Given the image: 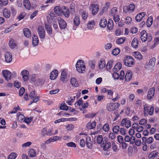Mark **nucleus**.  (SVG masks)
Instances as JSON below:
<instances>
[{"label": "nucleus", "instance_id": "nucleus-28", "mask_svg": "<svg viewBox=\"0 0 159 159\" xmlns=\"http://www.w3.org/2000/svg\"><path fill=\"white\" fill-rule=\"evenodd\" d=\"M139 44V40L137 38H134L133 40L131 45L134 48H136L138 47Z\"/></svg>", "mask_w": 159, "mask_h": 159}, {"label": "nucleus", "instance_id": "nucleus-26", "mask_svg": "<svg viewBox=\"0 0 159 159\" xmlns=\"http://www.w3.org/2000/svg\"><path fill=\"white\" fill-rule=\"evenodd\" d=\"M132 76V72L130 70L127 71L125 76V80L126 81H129L131 79Z\"/></svg>", "mask_w": 159, "mask_h": 159}, {"label": "nucleus", "instance_id": "nucleus-14", "mask_svg": "<svg viewBox=\"0 0 159 159\" xmlns=\"http://www.w3.org/2000/svg\"><path fill=\"white\" fill-rule=\"evenodd\" d=\"M101 147L103 148L104 150L106 151L111 146V143L109 142L106 140V142H104V143L101 144Z\"/></svg>", "mask_w": 159, "mask_h": 159}, {"label": "nucleus", "instance_id": "nucleus-61", "mask_svg": "<svg viewBox=\"0 0 159 159\" xmlns=\"http://www.w3.org/2000/svg\"><path fill=\"white\" fill-rule=\"evenodd\" d=\"M117 141L120 144L124 142L123 137L121 135H120L117 136Z\"/></svg>", "mask_w": 159, "mask_h": 159}, {"label": "nucleus", "instance_id": "nucleus-7", "mask_svg": "<svg viewBox=\"0 0 159 159\" xmlns=\"http://www.w3.org/2000/svg\"><path fill=\"white\" fill-rule=\"evenodd\" d=\"M58 23L60 28L61 29H64L66 27V23L62 18H59L58 19Z\"/></svg>", "mask_w": 159, "mask_h": 159}, {"label": "nucleus", "instance_id": "nucleus-4", "mask_svg": "<svg viewBox=\"0 0 159 159\" xmlns=\"http://www.w3.org/2000/svg\"><path fill=\"white\" fill-rule=\"evenodd\" d=\"M130 121L127 118H124L122 120L120 125L122 127H125L127 128H129L131 126Z\"/></svg>", "mask_w": 159, "mask_h": 159}, {"label": "nucleus", "instance_id": "nucleus-1", "mask_svg": "<svg viewBox=\"0 0 159 159\" xmlns=\"http://www.w3.org/2000/svg\"><path fill=\"white\" fill-rule=\"evenodd\" d=\"M141 34L140 38L141 40L143 42H145L147 40H148V42H149L152 39V35L150 34H148L146 30H143L141 32Z\"/></svg>", "mask_w": 159, "mask_h": 159}, {"label": "nucleus", "instance_id": "nucleus-20", "mask_svg": "<svg viewBox=\"0 0 159 159\" xmlns=\"http://www.w3.org/2000/svg\"><path fill=\"white\" fill-rule=\"evenodd\" d=\"M86 145L87 147L89 149H91L93 147V143L91 138L88 136L86 138Z\"/></svg>", "mask_w": 159, "mask_h": 159}, {"label": "nucleus", "instance_id": "nucleus-36", "mask_svg": "<svg viewBox=\"0 0 159 159\" xmlns=\"http://www.w3.org/2000/svg\"><path fill=\"white\" fill-rule=\"evenodd\" d=\"M74 23L76 26H78L80 24L79 16L75 15L74 19Z\"/></svg>", "mask_w": 159, "mask_h": 159}, {"label": "nucleus", "instance_id": "nucleus-21", "mask_svg": "<svg viewBox=\"0 0 159 159\" xmlns=\"http://www.w3.org/2000/svg\"><path fill=\"white\" fill-rule=\"evenodd\" d=\"M82 66L85 68V65L84 64V61L83 60H79L77 61L76 64V68L79 70V67Z\"/></svg>", "mask_w": 159, "mask_h": 159}, {"label": "nucleus", "instance_id": "nucleus-44", "mask_svg": "<svg viewBox=\"0 0 159 159\" xmlns=\"http://www.w3.org/2000/svg\"><path fill=\"white\" fill-rule=\"evenodd\" d=\"M29 154L30 157H34L36 155L35 151L34 149H31L29 152Z\"/></svg>", "mask_w": 159, "mask_h": 159}, {"label": "nucleus", "instance_id": "nucleus-49", "mask_svg": "<svg viewBox=\"0 0 159 159\" xmlns=\"http://www.w3.org/2000/svg\"><path fill=\"white\" fill-rule=\"evenodd\" d=\"M16 154L15 153H11L8 157L7 159H15Z\"/></svg>", "mask_w": 159, "mask_h": 159}, {"label": "nucleus", "instance_id": "nucleus-41", "mask_svg": "<svg viewBox=\"0 0 159 159\" xmlns=\"http://www.w3.org/2000/svg\"><path fill=\"white\" fill-rule=\"evenodd\" d=\"M113 63V61L112 60H110L108 61L106 66V68L107 70H108L110 69L112 66Z\"/></svg>", "mask_w": 159, "mask_h": 159}, {"label": "nucleus", "instance_id": "nucleus-27", "mask_svg": "<svg viewBox=\"0 0 159 159\" xmlns=\"http://www.w3.org/2000/svg\"><path fill=\"white\" fill-rule=\"evenodd\" d=\"M107 20L104 18H102L100 21L99 25L102 27L105 28L107 26Z\"/></svg>", "mask_w": 159, "mask_h": 159}, {"label": "nucleus", "instance_id": "nucleus-6", "mask_svg": "<svg viewBox=\"0 0 159 159\" xmlns=\"http://www.w3.org/2000/svg\"><path fill=\"white\" fill-rule=\"evenodd\" d=\"M155 90L154 88H152L149 90L147 95V98L148 99L150 100L152 99L154 96L155 93Z\"/></svg>", "mask_w": 159, "mask_h": 159}, {"label": "nucleus", "instance_id": "nucleus-39", "mask_svg": "<svg viewBox=\"0 0 159 159\" xmlns=\"http://www.w3.org/2000/svg\"><path fill=\"white\" fill-rule=\"evenodd\" d=\"M45 28L48 34L51 35L52 33V30L51 26L48 25H45Z\"/></svg>", "mask_w": 159, "mask_h": 159}, {"label": "nucleus", "instance_id": "nucleus-18", "mask_svg": "<svg viewBox=\"0 0 159 159\" xmlns=\"http://www.w3.org/2000/svg\"><path fill=\"white\" fill-rule=\"evenodd\" d=\"M58 75V71L55 70L52 71L50 74V78L51 80H54L56 79Z\"/></svg>", "mask_w": 159, "mask_h": 159}, {"label": "nucleus", "instance_id": "nucleus-23", "mask_svg": "<svg viewBox=\"0 0 159 159\" xmlns=\"http://www.w3.org/2000/svg\"><path fill=\"white\" fill-rule=\"evenodd\" d=\"M24 35L27 38L30 37L31 34L30 30L27 28H25L23 30Z\"/></svg>", "mask_w": 159, "mask_h": 159}, {"label": "nucleus", "instance_id": "nucleus-31", "mask_svg": "<svg viewBox=\"0 0 159 159\" xmlns=\"http://www.w3.org/2000/svg\"><path fill=\"white\" fill-rule=\"evenodd\" d=\"M44 80L43 79H40L36 80L35 81V84L37 85H40L44 84Z\"/></svg>", "mask_w": 159, "mask_h": 159}, {"label": "nucleus", "instance_id": "nucleus-32", "mask_svg": "<svg viewBox=\"0 0 159 159\" xmlns=\"http://www.w3.org/2000/svg\"><path fill=\"white\" fill-rule=\"evenodd\" d=\"M81 12V15L82 16V18L83 20H86L88 16V14L87 12L81 10L80 11Z\"/></svg>", "mask_w": 159, "mask_h": 159}, {"label": "nucleus", "instance_id": "nucleus-42", "mask_svg": "<svg viewBox=\"0 0 159 159\" xmlns=\"http://www.w3.org/2000/svg\"><path fill=\"white\" fill-rule=\"evenodd\" d=\"M107 109L109 111H111L115 110L113 103H110L107 107Z\"/></svg>", "mask_w": 159, "mask_h": 159}, {"label": "nucleus", "instance_id": "nucleus-34", "mask_svg": "<svg viewBox=\"0 0 159 159\" xmlns=\"http://www.w3.org/2000/svg\"><path fill=\"white\" fill-rule=\"evenodd\" d=\"M122 67V65L120 63H118L116 64L115 65L113 70V71H117L119 70Z\"/></svg>", "mask_w": 159, "mask_h": 159}, {"label": "nucleus", "instance_id": "nucleus-53", "mask_svg": "<svg viewBox=\"0 0 159 159\" xmlns=\"http://www.w3.org/2000/svg\"><path fill=\"white\" fill-rule=\"evenodd\" d=\"M125 38H122L117 39L116 41V43L118 44H120L123 43L125 40Z\"/></svg>", "mask_w": 159, "mask_h": 159}, {"label": "nucleus", "instance_id": "nucleus-57", "mask_svg": "<svg viewBox=\"0 0 159 159\" xmlns=\"http://www.w3.org/2000/svg\"><path fill=\"white\" fill-rule=\"evenodd\" d=\"M79 70L78 68L76 70L78 72L80 73H84L85 71V68L84 67H82V66L79 67Z\"/></svg>", "mask_w": 159, "mask_h": 159}, {"label": "nucleus", "instance_id": "nucleus-46", "mask_svg": "<svg viewBox=\"0 0 159 159\" xmlns=\"http://www.w3.org/2000/svg\"><path fill=\"white\" fill-rule=\"evenodd\" d=\"M156 58L155 57H153L149 61V64L151 66H154L155 65Z\"/></svg>", "mask_w": 159, "mask_h": 159}, {"label": "nucleus", "instance_id": "nucleus-50", "mask_svg": "<svg viewBox=\"0 0 159 159\" xmlns=\"http://www.w3.org/2000/svg\"><path fill=\"white\" fill-rule=\"evenodd\" d=\"M109 129V125L108 124H105L102 127V129L105 132H108Z\"/></svg>", "mask_w": 159, "mask_h": 159}, {"label": "nucleus", "instance_id": "nucleus-52", "mask_svg": "<svg viewBox=\"0 0 159 159\" xmlns=\"http://www.w3.org/2000/svg\"><path fill=\"white\" fill-rule=\"evenodd\" d=\"M135 57L139 59H141L142 58V55L139 52H135Z\"/></svg>", "mask_w": 159, "mask_h": 159}, {"label": "nucleus", "instance_id": "nucleus-63", "mask_svg": "<svg viewBox=\"0 0 159 159\" xmlns=\"http://www.w3.org/2000/svg\"><path fill=\"white\" fill-rule=\"evenodd\" d=\"M131 18L129 16H127L125 19V23L126 24H129L131 23Z\"/></svg>", "mask_w": 159, "mask_h": 159}, {"label": "nucleus", "instance_id": "nucleus-56", "mask_svg": "<svg viewBox=\"0 0 159 159\" xmlns=\"http://www.w3.org/2000/svg\"><path fill=\"white\" fill-rule=\"evenodd\" d=\"M17 118L19 121H21L23 120H24L25 118L23 115L20 114L18 115Z\"/></svg>", "mask_w": 159, "mask_h": 159}, {"label": "nucleus", "instance_id": "nucleus-45", "mask_svg": "<svg viewBox=\"0 0 159 159\" xmlns=\"http://www.w3.org/2000/svg\"><path fill=\"white\" fill-rule=\"evenodd\" d=\"M9 46L11 48H13L15 47L16 46V44L15 43V41L13 39L10 40L9 42Z\"/></svg>", "mask_w": 159, "mask_h": 159}, {"label": "nucleus", "instance_id": "nucleus-24", "mask_svg": "<svg viewBox=\"0 0 159 159\" xmlns=\"http://www.w3.org/2000/svg\"><path fill=\"white\" fill-rule=\"evenodd\" d=\"M39 43V40L37 36L35 35L32 37V44L34 46H37Z\"/></svg>", "mask_w": 159, "mask_h": 159}, {"label": "nucleus", "instance_id": "nucleus-5", "mask_svg": "<svg viewBox=\"0 0 159 159\" xmlns=\"http://www.w3.org/2000/svg\"><path fill=\"white\" fill-rule=\"evenodd\" d=\"M135 5L132 3L129 5L128 6H125L123 8V11L125 13L127 12H131L133 11L135 9Z\"/></svg>", "mask_w": 159, "mask_h": 159}, {"label": "nucleus", "instance_id": "nucleus-12", "mask_svg": "<svg viewBox=\"0 0 159 159\" xmlns=\"http://www.w3.org/2000/svg\"><path fill=\"white\" fill-rule=\"evenodd\" d=\"M61 11L63 15L66 17H69L70 15V11L67 7L65 6L61 7Z\"/></svg>", "mask_w": 159, "mask_h": 159}, {"label": "nucleus", "instance_id": "nucleus-19", "mask_svg": "<svg viewBox=\"0 0 159 159\" xmlns=\"http://www.w3.org/2000/svg\"><path fill=\"white\" fill-rule=\"evenodd\" d=\"M146 13L143 12L138 14L135 17V20L137 21H140L145 15Z\"/></svg>", "mask_w": 159, "mask_h": 159}, {"label": "nucleus", "instance_id": "nucleus-47", "mask_svg": "<svg viewBox=\"0 0 159 159\" xmlns=\"http://www.w3.org/2000/svg\"><path fill=\"white\" fill-rule=\"evenodd\" d=\"M112 45L111 43H108L105 45V49L107 51H109L112 48Z\"/></svg>", "mask_w": 159, "mask_h": 159}, {"label": "nucleus", "instance_id": "nucleus-55", "mask_svg": "<svg viewBox=\"0 0 159 159\" xmlns=\"http://www.w3.org/2000/svg\"><path fill=\"white\" fill-rule=\"evenodd\" d=\"M148 109H149V107H148V106L146 104H145L144 105V108H143V112H144V114L145 115H146L148 114Z\"/></svg>", "mask_w": 159, "mask_h": 159}, {"label": "nucleus", "instance_id": "nucleus-30", "mask_svg": "<svg viewBox=\"0 0 159 159\" xmlns=\"http://www.w3.org/2000/svg\"><path fill=\"white\" fill-rule=\"evenodd\" d=\"M158 154V152L156 151H153L149 154L148 155L149 158L150 159H153L155 158Z\"/></svg>", "mask_w": 159, "mask_h": 159}, {"label": "nucleus", "instance_id": "nucleus-17", "mask_svg": "<svg viewBox=\"0 0 159 159\" xmlns=\"http://www.w3.org/2000/svg\"><path fill=\"white\" fill-rule=\"evenodd\" d=\"M106 139L104 138H103L102 135H99L97 137L96 141L98 144H101L104 143V142H106Z\"/></svg>", "mask_w": 159, "mask_h": 159}, {"label": "nucleus", "instance_id": "nucleus-3", "mask_svg": "<svg viewBox=\"0 0 159 159\" xmlns=\"http://www.w3.org/2000/svg\"><path fill=\"white\" fill-rule=\"evenodd\" d=\"M37 32L40 39H43L45 38V32L43 26L41 25L39 26L38 27Z\"/></svg>", "mask_w": 159, "mask_h": 159}, {"label": "nucleus", "instance_id": "nucleus-64", "mask_svg": "<svg viewBox=\"0 0 159 159\" xmlns=\"http://www.w3.org/2000/svg\"><path fill=\"white\" fill-rule=\"evenodd\" d=\"M66 145L68 147L75 148L76 147V144L74 142H70L66 143Z\"/></svg>", "mask_w": 159, "mask_h": 159}, {"label": "nucleus", "instance_id": "nucleus-60", "mask_svg": "<svg viewBox=\"0 0 159 159\" xmlns=\"http://www.w3.org/2000/svg\"><path fill=\"white\" fill-rule=\"evenodd\" d=\"M67 130H72L74 128V126L72 124H69L66 126Z\"/></svg>", "mask_w": 159, "mask_h": 159}, {"label": "nucleus", "instance_id": "nucleus-10", "mask_svg": "<svg viewBox=\"0 0 159 159\" xmlns=\"http://www.w3.org/2000/svg\"><path fill=\"white\" fill-rule=\"evenodd\" d=\"M23 5L25 8L27 10H30L33 9V7H31V3L29 0H24L23 2Z\"/></svg>", "mask_w": 159, "mask_h": 159}, {"label": "nucleus", "instance_id": "nucleus-35", "mask_svg": "<svg viewBox=\"0 0 159 159\" xmlns=\"http://www.w3.org/2000/svg\"><path fill=\"white\" fill-rule=\"evenodd\" d=\"M94 26V21H89L88 23L87 28L90 30L92 29Z\"/></svg>", "mask_w": 159, "mask_h": 159}, {"label": "nucleus", "instance_id": "nucleus-37", "mask_svg": "<svg viewBox=\"0 0 159 159\" xmlns=\"http://www.w3.org/2000/svg\"><path fill=\"white\" fill-rule=\"evenodd\" d=\"M54 12L58 16L62 12L61 8L59 6H56L54 8Z\"/></svg>", "mask_w": 159, "mask_h": 159}, {"label": "nucleus", "instance_id": "nucleus-48", "mask_svg": "<svg viewBox=\"0 0 159 159\" xmlns=\"http://www.w3.org/2000/svg\"><path fill=\"white\" fill-rule=\"evenodd\" d=\"M120 134L122 135H125L127 134V131L124 128H121L120 130Z\"/></svg>", "mask_w": 159, "mask_h": 159}, {"label": "nucleus", "instance_id": "nucleus-13", "mask_svg": "<svg viewBox=\"0 0 159 159\" xmlns=\"http://www.w3.org/2000/svg\"><path fill=\"white\" fill-rule=\"evenodd\" d=\"M90 7L92 8V13L93 15H95L97 14L99 10V6L97 4H92L90 5Z\"/></svg>", "mask_w": 159, "mask_h": 159}, {"label": "nucleus", "instance_id": "nucleus-51", "mask_svg": "<svg viewBox=\"0 0 159 159\" xmlns=\"http://www.w3.org/2000/svg\"><path fill=\"white\" fill-rule=\"evenodd\" d=\"M96 115L95 113H89L85 115V117L86 118H93Z\"/></svg>", "mask_w": 159, "mask_h": 159}, {"label": "nucleus", "instance_id": "nucleus-43", "mask_svg": "<svg viewBox=\"0 0 159 159\" xmlns=\"http://www.w3.org/2000/svg\"><path fill=\"white\" fill-rule=\"evenodd\" d=\"M120 49L118 48H116L113 50L112 53L113 55L116 56L118 55L120 53Z\"/></svg>", "mask_w": 159, "mask_h": 159}, {"label": "nucleus", "instance_id": "nucleus-9", "mask_svg": "<svg viewBox=\"0 0 159 159\" xmlns=\"http://www.w3.org/2000/svg\"><path fill=\"white\" fill-rule=\"evenodd\" d=\"M5 59L7 62L9 63L11 62L12 59L11 53L9 52H6L5 54Z\"/></svg>", "mask_w": 159, "mask_h": 159}, {"label": "nucleus", "instance_id": "nucleus-15", "mask_svg": "<svg viewBox=\"0 0 159 159\" xmlns=\"http://www.w3.org/2000/svg\"><path fill=\"white\" fill-rule=\"evenodd\" d=\"M23 80L24 81H27L29 79V72L26 70H23L21 71Z\"/></svg>", "mask_w": 159, "mask_h": 159}, {"label": "nucleus", "instance_id": "nucleus-22", "mask_svg": "<svg viewBox=\"0 0 159 159\" xmlns=\"http://www.w3.org/2000/svg\"><path fill=\"white\" fill-rule=\"evenodd\" d=\"M3 14L5 18H9L10 16V11L7 9L4 8L3 10Z\"/></svg>", "mask_w": 159, "mask_h": 159}, {"label": "nucleus", "instance_id": "nucleus-62", "mask_svg": "<svg viewBox=\"0 0 159 159\" xmlns=\"http://www.w3.org/2000/svg\"><path fill=\"white\" fill-rule=\"evenodd\" d=\"M108 137L111 139H113L115 138L116 135L114 133H110L109 134Z\"/></svg>", "mask_w": 159, "mask_h": 159}, {"label": "nucleus", "instance_id": "nucleus-11", "mask_svg": "<svg viewBox=\"0 0 159 159\" xmlns=\"http://www.w3.org/2000/svg\"><path fill=\"white\" fill-rule=\"evenodd\" d=\"M3 75L7 80H8L11 79V73L8 70H4L2 71Z\"/></svg>", "mask_w": 159, "mask_h": 159}, {"label": "nucleus", "instance_id": "nucleus-25", "mask_svg": "<svg viewBox=\"0 0 159 159\" xmlns=\"http://www.w3.org/2000/svg\"><path fill=\"white\" fill-rule=\"evenodd\" d=\"M96 124V122L95 121L92 123L89 122L87 124L86 128L88 129H93L95 128Z\"/></svg>", "mask_w": 159, "mask_h": 159}, {"label": "nucleus", "instance_id": "nucleus-29", "mask_svg": "<svg viewBox=\"0 0 159 159\" xmlns=\"http://www.w3.org/2000/svg\"><path fill=\"white\" fill-rule=\"evenodd\" d=\"M70 83L71 85L74 87H78L79 85L78 82L74 78H72L70 80Z\"/></svg>", "mask_w": 159, "mask_h": 159}, {"label": "nucleus", "instance_id": "nucleus-33", "mask_svg": "<svg viewBox=\"0 0 159 159\" xmlns=\"http://www.w3.org/2000/svg\"><path fill=\"white\" fill-rule=\"evenodd\" d=\"M113 27V24L112 20L111 19L109 20L107 25V28L110 30H111L112 29Z\"/></svg>", "mask_w": 159, "mask_h": 159}, {"label": "nucleus", "instance_id": "nucleus-59", "mask_svg": "<svg viewBox=\"0 0 159 159\" xmlns=\"http://www.w3.org/2000/svg\"><path fill=\"white\" fill-rule=\"evenodd\" d=\"M114 73H113L112 75L113 77L114 78V79H120V75L119 73L116 72V71H113Z\"/></svg>", "mask_w": 159, "mask_h": 159}, {"label": "nucleus", "instance_id": "nucleus-54", "mask_svg": "<svg viewBox=\"0 0 159 159\" xmlns=\"http://www.w3.org/2000/svg\"><path fill=\"white\" fill-rule=\"evenodd\" d=\"M105 66V62L102 61H100L99 63V67L100 69H103L104 68Z\"/></svg>", "mask_w": 159, "mask_h": 159}, {"label": "nucleus", "instance_id": "nucleus-8", "mask_svg": "<svg viewBox=\"0 0 159 159\" xmlns=\"http://www.w3.org/2000/svg\"><path fill=\"white\" fill-rule=\"evenodd\" d=\"M52 130L49 129L47 131V129L44 128L41 130V135L42 137H44L45 135L50 136L52 135Z\"/></svg>", "mask_w": 159, "mask_h": 159}, {"label": "nucleus", "instance_id": "nucleus-2", "mask_svg": "<svg viewBox=\"0 0 159 159\" xmlns=\"http://www.w3.org/2000/svg\"><path fill=\"white\" fill-rule=\"evenodd\" d=\"M134 59L132 57H126L124 59V63L127 66L131 67L134 65Z\"/></svg>", "mask_w": 159, "mask_h": 159}, {"label": "nucleus", "instance_id": "nucleus-38", "mask_svg": "<svg viewBox=\"0 0 159 159\" xmlns=\"http://www.w3.org/2000/svg\"><path fill=\"white\" fill-rule=\"evenodd\" d=\"M66 79H67L66 73L63 70L61 72V80L62 81L64 82Z\"/></svg>", "mask_w": 159, "mask_h": 159}, {"label": "nucleus", "instance_id": "nucleus-16", "mask_svg": "<svg viewBox=\"0 0 159 159\" xmlns=\"http://www.w3.org/2000/svg\"><path fill=\"white\" fill-rule=\"evenodd\" d=\"M61 139V138H60L59 136H54L45 141V144H48L50 143L51 142L55 141L58 140H60Z\"/></svg>", "mask_w": 159, "mask_h": 159}, {"label": "nucleus", "instance_id": "nucleus-40", "mask_svg": "<svg viewBox=\"0 0 159 159\" xmlns=\"http://www.w3.org/2000/svg\"><path fill=\"white\" fill-rule=\"evenodd\" d=\"M120 126L118 125H116L114 126L112 129V130L114 133L118 134L120 130Z\"/></svg>", "mask_w": 159, "mask_h": 159}, {"label": "nucleus", "instance_id": "nucleus-58", "mask_svg": "<svg viewBox=\"0 0 159 159\" xmlns=\"http://www.w3.org/2000/svg\"><path fill=\"white\" fill-rule=\"evenodd\" d=\"M33 119V117H30L26 118H25L24 121L25 123L29 124L31 122Z\"/></svg>", "mask_w": 159, "mask_h": 159}]
</instances>
